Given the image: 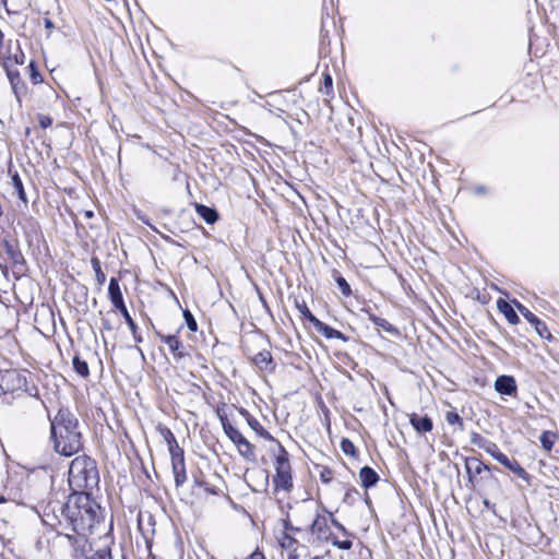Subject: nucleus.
Returning <instances> with one entry per match:
<instances>
[{
  "instance_id": "obj_1",
  "label": "nucleus",
  "mask_w": 559,
  "mask_h": 559,
  "mask_svg": "<svg viewBox=\"0 0 559 559\" xmlns=\"http://www.w3.org/2000/svg\"><path fill=\"white\" fill-rule=\"evenodd\" d=\"M50 433L57 453L71 456L82 449L79 420L68 408H60L50 419Z\"/></svg>"
},
{
  "instance_id": "obj_2",
  "label": "nucleus",
  "mask_w": 559,
  "mask_h": 559,
  "mask_svg": "<svg viewBox=\"0 0 559 559\" xmlns=\"http://www.w3.org/2000/svg\"><path fill=\"white\" fill-rule=\"evenodd\" d=\"M99 507L88 495H80L69 500L63 509V514L79 535L78 543L86 544L84 535L98 522Z\"/></svg>"
},
{
  "instance_id": "obj_3",
  "label": "nucleus",
  "mask_w": 559,
  "mask_h": 559,
  "mask_svg": "<svg viewBox=\"0 0 559 559\" xmlns=\"http://www.w3.org/2000/svg\"><path fill=\"white\" fill-rule=\"evenodd\" d=\"M96 462L87 455L76 456L69 468V484L74 490L93 489L98 485Z\"/></svg>"
},
{
  "instance_id": "obj_4",
  "label": "nucleus",
  "mask_w": 559,
  "mask_h": 559,
  "mask_svg": "<svg viewBox=\"0 0 559 559\" xmlns=\"http://www.w3.org/2000/svg\"><path fill=\"white\" fill-rule=\"evenodd\" d=\"M277 450L274 451L275 455V476L273 483L276 489L288 491L293 487L292 467L288 459V453L285 448L276 442Z\"/></svg>"
},
{
  "instance_id": "obj_5",
  "label": "nucleus",
  "mask_w": 559,
  "mask_h": 559,
  "mask_svg": "<svg viewBox=\"0 0 559 559\" xmlns=\"http://www.w3.org/2000/svg\"><path fill=\"white\" fill-rule=\"evenodd\" d=\"M26 388V376L15 369L0 370V396L7 393L22 391Z\"/></svg>"
},
{
  "instance_id": "obj_6",
  "label": "nucleus",
  "mask_w": 559,
  "mask_h": 559,
  "mask_svg": "<svg viewBox=\"0 0 559 559\" xmlns=\"http://www.w3.org/2000/svg\"><path fill=\"white\" fill-rule=\"evenodd\" d=\"M283 526L284 528L276 536L277 542L284 550H287V559H298L301 556L297 552L298 542L290 534L298 528H294L287 521H284Z\"/></svg>"
},
{
  "instance_id": "obj_7",
  "label": "nucleus",
  "mask_w": 559,
  "mask_h": 559,
  "mask_svg": "<svg viewBox=\"0 0 559 559\" xmlns=\"http://www.w3.org/2000/svg\"><path fill=\"white\" fill-rule=\"evenodd\" d=\"M170 457L175 484L176 487H180L187 480L183 449L180 447H175V450L170 451Z\"/></svg>"
},
{
  "instance_id": "obj_8",
  "label": "nucleus",
  "mask_w": 559,
  "mask_h": 559,
  "mask_svg": "<svg viewBox=\"0 0 559 559\" xmlns=\"http://www.w3.org/2000/svg\"><path fill=\"white\" fill-rule=\"evenodd\" d=\"M157 336L163 343H165L168 346L174 358L181 359L188 355L186 347L182 345L181 341L176 334L165 335L162 333H157Z\"/></svg>"
},
{
  "instance_id": "obj_9",
  "label": "nucleus",
  "mask_w": 559,
  "mask_h": 559,
  "mask_svg": "<svg viewBox=\"0 0 559 559\" xmlns=\"http://www.w3.org/2000/svg\"><path fill=\"white\" fill-rule=\"evenodd\" d=\"M114 539L110 534H105L94 542L96 559H112L111 546Z\"/></svg>"
},
{
  "instance_id": "obj_10",
  "label": "nucleus",
  "mask_w": 559,
  "mask_h": 559,
  "mask_svg": "<svg viewBox=\"0 0 559 559\" xmlns=\"http://www.w3.org/2000/svg\"><path fill=\"white\" fill-rule=\"evenodd\" d=\"M495 390L502 395H514L518 390L515 379L512 376H499L495 381Z\"/></svg>"
},
{
  "instance_id": "obj_11",
  "label": "nucleus",
  "mask_w": 559,
  "mask_h": 559,
  "mask_svg": "<svg viewBox=\"0 0 559 559\" xmlns=\"http://www.w3.org/2000/svg\"><path fill=\"white\" fill-rule=\"evenodd\" d=\"M311 534L318 539H328L330 530L328 525V519L324 515L317 514L316 519L311 524Z\"/></svg>"
},
{
  "instance_id": "obj_12",
  "label": "nucleus",
  "mask_w": 559,
  "mask_h": 559,
  "mask_svg": "<svg viewBox=\"0 0 559 559\" xmlns=\"http://www.w3.org/2000/svg\"><path fill=\"white\" fill-rule=\"evenodd\" d=\"M108 295H109V299H110L111 304L114 305V307L116 309H120L126 306L124 301H123L122 293H121V289L119 286V282L116 277H111L109 281Z\"/></svg>"
},
{
  "instance_id": "obj_13",
  "label": "nucleus",
  "mask_w": 559,
  "mask_h": 559,
  "mask_svg": "<svg viewBox=\"0 0 559 559\" xmlns=\"http://www.w3.org/2000/svg\"><path fill=\"white\" fill-rule=\"evenodd\" d=\"M3 249L14 266L24 264V257L15 242L4 239Z\"/></svg>"
},
{
  "instance_id": "obj_14",
  "label": "nucleus",
  "mask_w": 559,
  "mask_h": 559,
  "mask_svg": "<svg viewBox=\"0 0 559 559\" xmlns=\"http://www.w3.org/2000/svg\"><path fill=\"white\" fill-rule=\"evenodd\" d=\"M409 421L413 428L419 433L429 432L433 427L432 420L428 416H418L417 414H413Z\"/></svg>"
},
{
  "instance_id": "obj_15",
  "label": "nucleus",
  "mask_w": 559,
  "mask_h": 559,
  "mask_svg": "<svg viewBox=\"0 0 559 559\" xmlns=\"http://www.w3.org/2000/svg\"><path fill=\"white\" fill-rule=\"evenodd\" d=\"M253 362L261 371H272L275 367L272 355L267 350L258 353L253 357Z\"/></svg>"
},
{
  "instance_id": "obj_16",
  "label": "nucleus",
  "mask_w": 559,
  "mask_h": 559,
  "mask_svg": "<svg viewBox=\"0 0 559 559\" xmlns=\"http://www.w3.org/2000/svg\"><path fill=\"white\" fill-rule=\"evenodd\" d=\"M497 307H498L499 311L504 316V318L507 319V321L509 323L518 324L520 322L519 316L516 314L515 310L509 302H507L503 299H499L497 301Z\"/></svg>"
},
{
  "instance_id": "obj_17",
  "label": "nucleus",
  "mask_w": 559,
  "mask_h": 559,
  "mask_svg": "<svg viewBox=\"0 0 559 559\" xmlns=\"http://www.w3.org/2000/svg\"><path fill=\"white\" fill-rule=\"evenodd\" d=\"M235 445H236L239 454L245 460H247L248 462H255L257 461L254 445L252 443H250L245 437L242 438V440L239 443H237Z\"/></svg>"
},
{
  "instance_id": "obj_18",
  "label": "nucleus",
  "mask_w": 559,
  "mask_h": 559,
  "mask_svg": "<svg viewBox=\"0 0 559 559\" xmlns=\"http://www.w3.org/2000/svg\"><path fill=\"white\" fill-rule=\"evenodd\" d=\"M313 326L319 333H321L326 338L344 340V335L342 332L331 328L330 325L323 323L319 319L313 323Z\"/></svg>"
},
{
  "instance_id": "obj_19",
  "label": "nucleus",
  "mask_w": 559,
  "mask_h": 559,
  "mask_svg": "<svg viewBox=\"0 0 559 559\" xmlns=\"http://www.w3.org/2000/svg\"><path fill=\"white\" fill-rule=\"evenodd\" d=\"M246 416H247V423L248 425L250 426V428L252 430L255 431L257 435H259L260 437L269 440V441H272V442H277L274 437L263 428V426L260 424V421L252 417L249 413L246 412Z\"/></svg>"
},
{
  "instance_id": "obj_20",
  "label": "nucleus",
  "mask_w": 559,
  "mask_h": 559,
  "mask_svg": "<svg viewBox=\"0 0 559 559\" xmlns=\"http://www.w3.org/2000/svg\"><path fill=\"white\" fill-rule=\"evenodd\" d=\"M361 485L366 488L374 486L378 480V474L369 466H364L359 472Z\"/></svg>"
},
{
  "instance_id": "obj_21",
  "label": "nucleus",
  "mask_w": 559,
  "mask_h": 559,
  "mask_svg": "<svg viewBox=\"0 0 559 559\" xmlns=\"http://www.w3.org/2000/svg\"><path fill=\"white\" fill-rule=\"evenodd\" d=\"M221 420L224 432L230 439V441L234 444L239 443L243 438L242 433L236 427H234L226 418L221 417Z\"/></svg>"
},
{
  "instance_id": "obj_22",
  "label": "nucleus",
  "mask_w": 559,
  "mask_h": 559,
  "mask_svg": "<svg viewBox=\"0 0 559 559\" xmlns=\"http://www.w3.org/2000/svg\"><path fill=\"white\" fill-rule=\"evenodd\" d=\"M195 211L207 224H214L218 219L217 212L206 205L197 204Z\"/></svg>"
},
{
  "instance_id": "obj_23",
  "label": "nucleus",
  "mask_w": 559,
  "mask_h": 559,
  "mask_svg": "<svg viewBox=\"0 0 559 559\" xmlns=\"http://www.w3.org/2000/svg\"><path fill=\"white\" fill-rule=\"evenodd\" d=\"M362 311L367 314L368 319L371 322H373V324L376 326H378V328H380V329H382V330H384L386 332H390V333H394L396 331L394 329V326L388 320H385L384 318L378 317V316L371 313L369 310H366V309H364Z\"/></svg>"
},
{
  "instance_id": "obj_24",
  "label": "nucleus",
  "mask_w": 559,
  "mask_h": 559,
  "mask_svg": "<svg viewBox=\"0 0 559 559\" xmlns=\"http://www.w3.org/2000/svg\"><path fill=\"white\" fill-rule=\"evenodd\" d=\"M4 67H14L16 64H23L25 56L20 47L19 41L14 44L13 57H5Z\"/></svg>"
},
{
  "instance_id": "obj_25",
  "label": "nucleus",
  "mask_w": 559,
  "mask_h": 559,
  "mask_svg": "<svg viewBox=\"0 0 559 559\" xmlns=\"http://www.w3.org/2000/svg\"><path fill=\"white\" fill-rule=\"evenodd\" d=\"M7 71L8 79L12 85V88L14 93L17 95V86L21 83L20 73L16 69H13V67H4Z\"/></svg>"
},
{
  "instance_id": "obj_26",
  "label": "nucleus",
  "mask_w": 559,
  "mask_h": 559,
  "mask_svg": "<svg viewBox=\"0 0 559 559\" xmlns=\"http://www.w3.org/2000/svg\"><path fill=\"white\" fill-rule=\"evenodd\" d=\"M519 312L532 324L538 323L539 319L519 301H513Z\"/></svg>"
},
{
  "instance_id": "obj_27",
  "label": "nucleus",
  "mask_w": 559,
  "mask_h": 559,
  "mask_svg": "<svg viewBox=\"0 0 559 559\" xmlns=\"http://www.w3.org/2000/svg\"><path fill=\"white\" fill-rule=\"evenodd\" d=\"M73 369L81 377H87L90 374V369L86 361L81 360L78 356H75L72 360Z\"/></svg>"
},
{
  "instance_id": "obj_28",
  "label": "nucleus",
  "mask_w": 559,
  "mask_h": 559,
  "mask_svg": "<svg viewBox=\"0 0 559 559\" xmlns=\"http://www.w3.org/2000/svg\"><path fill=\"white\" fill-rule=\"evenodd\" d=\"M118 310H119V311L121 312V314L123 316V318H124V320H126L127 324L129 325V328H130V330H131V332H132V334H133V336H134L135 341L140 342V341H141V338H140V337H136V324H135L134 320L131 318V316H130V313H129V311H128L127 307L124 306L123 308H120V309H118Z\"/></svg>"
},
{
  "instance_id": "obj_29",
  "label": "nucleus",
  "mask_w": 559,
  "mask_h": 559,
  "mask_svg": "<svg viewBox=\"0 0 559 559\" xmlns=\"http://www.w3.org/2000/svg\"><path fill=\"white\" fill-rule=\"evenodd\" d=\"M466 469L467 472L480 474L484 469H486V465H484L480 461L473 459L466 461Z\"/></svg>"
},
{
  "instance_id": "obj_30",
  "label": "nucleus",
  "mask_w": 559,
  "mask_h": 559,
  "mask_svg": "<svg viewBox=\"0 0 559 559\" xmlns=\"http://www.w3.org/2000/svg\"><path fill=\"white\" fill-rule=\"evenodd\" d=\"M14 44H15V41L8 40L7 46L3 47V45H2L0 48V61L3 67H4V61L7 60L5 57H13Z\"/></svg>"
},
{
  "instance_id": "obj_31",
  "label": "nucleus",
  "mask_w": 559,
  "mask_h": 559,
  "mask_svg": "<svg viewBox=\"0 0 559 559\" xmlns=\"http://www.w3.org/2000/svg\"><path fill=\"white\" fill-rule=\"evenodd\" d=\"M296 307L299 310V312L302 314V317L305 319H307L313 325V323L318 320V318L312 314V312L307 307L306 302H304V301L300 304L297 302Z\"/></svg>"
},
{
  "instance_id": "obj_32",
  "label": "nucleus",
  "mask_w": 559,
  "mask_h": 559,
  "mask_svg": "<svg viewBox=\"0 0 559 559\" xmlns=\"http://www.w3.org/2000/svg\"><path fill=\"white\" fill-rule=\"evenodd\" d=\"M506 467L509 468L510 471H512L520 478H523V479L527 478L526 471L515 460H510L509 465H506Z\"/></svg>"
},
{
  "instance_id": "obj_33",
  "label": "nucleus",
  "mask_w": 559,
  "mask_h": 559,
  "mask_svg": "<svg viewBox=\"0 0 559 559\" xmlns=\"http://www.w3.org/2000/svg\"><path fill=\"white\" fill-rule=\"evenodd\" d=\"M92 266H93V270L95 271L97 282L100 285L104 284L106 276H105L104 272L102 271L99 261L95 258L92 259Z\"/></svg>"
},
{
  "instance_id": "obj_34",
  "label": "nucleus",
  "mask_w": 559,
  "mask_h": 559,
  "mask_svg": "<svg viewBox=\"0 0 559 559\" xmlns=\"http://www.w3.org/2000/svg\"><path fill=\"white\" fill-rule=\"evenodd\" d=\"M332 86H333V81H332L331 75L329 73L324 74L323 82L319 88L320 92L324 93L326 95H330V93L332 92Z\"/></svg>"
},
{
  "instance_id": "obj_35",
  "label": "nucleus",
  "mask_w": 559,
  "mask_h": 559,
  "mask_svg": "<svg viewBox=\"0 0 559 559\" xmlns=\"http://www.w3.org/2000/svg\"><path fill=\"white\" fill-rule=\"evenodd\" d=\"M445 420L449 425H459L460 429H463V420L457 413L448 412L445 415Z\"/></svg>"
},
{
  "instance_id": "obj_36",
  "label": "nucleus",
  "mask_w": 559,
  "mask_h": 559,
  "mask_svg": "<svg viewBox=\"0 0 559 559\" xmlns=\"http://www.w3.org/2000/svg\"><path fill=\"white\" fill-rule=\"evenodd\" d=\"M534 328H535L536 332L538 333V335L540 337H543V338H550L551 337V334H550V332H549V330H548V328H547L545 322L539 320L538 323H536L534 325Z\"/></svg>"
},
{
  "instance_id": "obj_37",
  "label": "nucleus",
  "mask_w": 559,
  "mask_h": 559,
  "mask_svg": "<svg viewBox=\"0 0 559 559\" xmlns=\"http://www.w3.org/2000/svg\"><path fill=\"white\" fill-rule=\"evenodd\" d=\"M12 181H13V186H14L20 199L25 200V192H24L23 183H22L20 176L17 174H15L12 177Z\"/></svg>"
},
{
  "instance_id": "obj_38",
  "label": "nucleus",
  "mask_w": 559,
  "mask_h": 559,
  "mask_svg": "<svg viewBox=\"0 0 559 559\" xmlns=\"http://www.w3.org/2000/svg\"><path fill=\"white\" fill-rule=\"evenodd\" d=\"M341 449L345 454L355 455L356 448L349 439H343L341 442Z\"/></svg>"
},
{
  "instance_id": "obj_39",
  "label": "nucleus",
  "mask_w": 559,
  "mask_h": 559,
  "mask_svg": "<svg viewBox=\"0 0 559 559\" xmlns=\"http://www.w3.org/2000/svg\"><path fill=\"white\" fill-rule=\"evenodd\" d=\"M337 286L343 295L349 296L352 290L349 284L346 282L344 277H337L336 278Z\"/></svg>"
},
{
  "instance_id": "obj_40",
  "label": "nucleus",
  "mask_w": 559,
  "mask_h": 559,
  "mask_svg": "<svg viewBox=\"0 0 559 559\" xmlns=\"http://www.w3.org/2000/svg\"><path fill=\"white\" fill-rule=\"evenodd\" d=\"M183 317L186 319L187 325L190 331L195 332L198 329L197 321L194 320L192 313L189 310H186L183 312Z\"/></svg>"
},
{
  "instance_id": "obj_41",
  "label": "nucleus",
  "mask_w": 559,
  "mask_h": 559,
  "mask_svg": "<svg viewBox=\"0 0 559 559\" xmlns=\"http://www.w3.org/2000/svg\"><path fill=\"white\" fill-rule=\"evenodd\" d=\"M165 440L168 444L169 452L175 450V447H179L174 433L169 429H166Z\"/></svg>"
},
{
  "instance_id": "obj_42",
  "label": "nucleus",
  "mask_w": 559,
  "mask_h": 559,
  "mask_svg": "<svg viewBox=\"0 0 559 559\" xmlns=\"http://www.w3.org/2000/svg\"><path fill=\"white\" fill-rule=\"evenodd\" d=\"M29 70H31V80L34 84H38L41 82V75L40 73L37 71L36 67H35V62L34 61H31L29 63Z\"/></svg>"
},
{
  "instance_id": "obj_43",
  "label": "nucleus",
  "mask_w": 559,
  "mask_h": 559,
  "mask_svg": "<svg viewBox=\"0 0 559 559\" xmlns=\"http://www.w3.org/2000/svg\"><path fill=\"white\" fill-rule=\"evenodd\" d=\"M481 449H484L491 456H493L496 454V452L500 451L499 448L497 447V444L493 442H490V441H486L484 447H481Z\"/></svg>"
},
{
  "instance_id": "obj_44",
  "label": "nucleus",
  "mask_w": 559,
  "mask_h": 559,
  "mask_svg": "<svg viewBox=\"0 0 559 559\" xmlns=\"http://www.w3.org/2000/svg\"><path fill=\"white\" fill-rule=\"evenodd\" d=\"M38 122L43 129H46L52 124V119L47 115H39Z\"/></svg>"
},
{
  "instance_id": "obj_45",
  "label": "nucleus",
  "mask_w": 559,
  "mask_h": 559,
  "mask_svg": "<svg viewBox=\"0 0 559 559\" xmlns=\"http://www.w3.org/2000/svg\"><path fill=\"white\" fill-rule=\"evenodd\" d=\"M492 457L503 466L509 465L510 459L501 451L496 452V454Z\"/></svg>"
},
{
  "instance_id": "obj_46",
  "label": "nucleus",
  "mask_w": 559,
  "mask_h": 559,
  "mask_svg": "<svg viewBox=\"0 0 559 559\" xmlns=\"http://www.w3.org/2000/svg\"><path fill=\"white\" fill-rule=\"evenodd\" d=\"M549 438H550V433L547 431L543 432V435L540 437V442H542L543 447L547 450H550L551 445H552V442L549 440Z\"/></svg>"
},
{
  "instance_id": "obj_47",
  "label": "nucleus",
  "mask_w": 559,
  "mask_h": 559,
  "mask_svg": "<svg viewBox=\"0 0 559 559\" xmlns=\"http://www.w3.org/2000/svg\"><path fill=\"white\" fill-rule=\"evenodd\" d=\"M486 441L487 440L483 438L479 433L474 432L472 435V442L479 448L484 447Z\"/></svg>"
},
{
  "instance_id": "obj_48",
  "label": "nucleus",
  "mask_w": 559,
  "mask_h": 559,
  "mask_svg": "<svg viewBox=\"0 0 559 559\" xmlns=\"http://www.w3.org/2000/svg\"><path fill=\"white\" fill-rule=\"evenodd\" d=\"M333 544L337 545V547L342 549H349L352 547V542L348 539L342 542H334Z\"/></svg>"
},
{
  "instance_id": "obj_49",
  "label": "nucleus",
  "mask_w": 559,
  "mask_h": 559,
  "mask_svg": "<svg viewBox=\"0 0 559 559\" xmlns=\"http://www.w3.org/2000/svg\"><path fill=\"white\" fill-rule=\"evenodd\" d=\"M258 557H260V559H264L263 555L258 551L252 552L248 559H258Z\"/></svg>"
},
{
  "instance_id": "obj_50",
  "label": "nucleus",
  "mask_w": 559,
  "mask_h": 559,
  "mask_svg": "<svg viewBox=\"0 0 559 559\" xmlns=\"http://www.w3.org/2000/svg\"><path fill=\"white\" fill-rule=\"evenodd\" d=\"M476 193H484L485 192V188L484 187H477L475 189Z\"/></svg>"
},
{
  "instance_id": "obj_51",
  "label": "nucleus",
  "mask_w": 559,
  "mask_h": 559,
  "mask_svg": "<svg viewBox=\"0 0 559 559\" xmlns=\"http://www.w3.org/2000/svg\"><path fill=\"white\" fill-rule=\"evenodd\" d=\"M332 523H333L336 527H338V528H343V527H342V525H341L336 520H334V519H333V520H332Z\"/></svg>"
},
{
  "instance_id": "obj_52",
  "label": "nucleus",
  "mask_w": 559,
  "mask_h": 559,
  "mask_svg": "<svg viewBox=\"0 0 559 559\" xmlns=\"http://www.w3.org/2000/svg\"><path fill=\"white\" fill-rule=\"evenodd\" d=\"M85 216H86V217H92V216H93V212H91V211H86V212H85Z\"/></svg>"
},
{
  "instance_id": "obj_53",
  "label": "nucleus",
  "mask_w": 559,
  "mask_h": 559,
  "mask_svg": "<svg viewBox=\"0 0 559 559\" xmlns=\"http://www.w3.org/2000/svg\"><path fill=\"white\" fill-rule=\"evenodd\" d=\"M83 556H85V559H95L94 557H88L84 551H83Z\"/></svg>"
},
{
  "instance_id": "obj_54",
  "label": "nucleus",
  "mask_w": 559,
  "mask_h": 559,
  "mask_svg": "<svg viewBox=\"0 0 559 559\" xmlns=\"http://www.w3.org/2000/svg\"><path fill=\"white\" fill-rule=\"evenodd\" d=\"M4 501H5L4 497L0 496V503H2Z\"/></svg>"
}]
</instances>
